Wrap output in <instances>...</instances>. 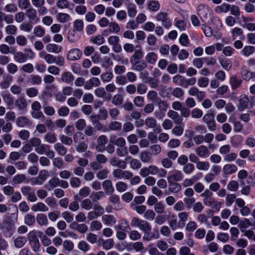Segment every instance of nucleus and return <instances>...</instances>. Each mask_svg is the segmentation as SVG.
I'll return each mask as SVG.
<instances>
[{"instance_id":"obj_34","label":"nucleus","mask_w":255,"mask_h":255,"mask_svg":"<svg viewBox=\"0 0 255 255\" xmlns=\"http://www.w3.org/2000/svg\"><path fill=\"white\" fill-rule=\"evenodd\" d=\"M2 21H5L7 24H11L13 22V16L0 11V22Z\"/></svg>"},{"instance_id":"obj_41","label":"nucleus","mask_w":255,"mask_h":255,"mask_svg":"<svg viewBox=\"0 0 255 255\" xmlns=\"http://www.w3.org/2000/svg\"><path fill=\"white\" fill-rule=\"evenodd\" d=\"M114 78V75L112 71H107L101 75V79L103 82L107 83L111 81Z\"/></svg>"},{"instance_id":"obj_31","label":"nucleus","mask_w":255,"mask_h":255,"mask_svg":"<svg viewBox=\"0 0 255 255\" xmlns=\"http://www.w3.org/2000/svg\"><path fill=\"white\" fill-rule=\"evenodd\" d=\"M131 246L136 252L144 253L146 252V250L144 248L143 244L141 242H136L131 243Z\"/></svg>"},{"instance_id":"obj_44","label":"nucleus","mask_w":255,"mask_h":255,"mask_svg":"<svg viewBox=\"0 0 255 255\" xmlns=\"http://www.w3.org/2000/svg\"><path fill=\"white\" fill-rule=\"evenodd\" d=\"M28 123L29 119L24 116L18 117L16 120V124L20 127H24Z\"/></svg>"},{"instance_id":"obj_13","label":"nucleus","mask_w":255,"mask_h":255,"mask_svg":"<svg viewBox=\"0 0 255 255\" xmlns=\"http://www.w3.org/2000/svg\"><path fill=\"white\" fill-rule=\"evenodd\" d=\"M209 7L207 5H205L203 4H201L199 5L197 8V11L198 12L199 16L201 18H205L207 16V14L209 12Z\"/></svg>"},{"instance_id":"obj_1","label":"nucleus","mask_w":255,"mask_h":255,"mask_svg":"<svg viewBox=\"0 0 255 255\" xmlns=\"http://www.w3.org/2000/svg\"><path fill=\"white\" fill-rule=\"evenodd\" d=\"M37 237L38 235L36 231L30 232L27 235V238L30 247L33 251L35 253H38L40 251V245Z\"/></svg>"},{"instance_id":"obj_49","label":"nucleus","mask_w":255,"mask_h":255,"mask_svg":"<svg viewBox=\"0 0 255 255\" xmlns=\"http://www.w3.org/2000/svg\"><path fill=\"white\" fill-rule=\"evenodd\" d=\"M90 42L98 45L103 44L105 42V38L102 35H99L92 37Z\"/></svg>"},{"instance_id":"obj_2","label":"nucleus","mask_w":255,"mask_h":255,"mask_svg":"<svg viewBox=\"0 0 255 255\" xmlns=\"http://www.w3.org/2000/svg\"><path fill=\"white\" fill-rule=\"evenodd\" d=\"M202 120L207 125L209 130L212 131L215 130L216 128V125L214 120V115L211 111L204 115Z\"/></svg>"},{"instance_id":"obj_9","label":"nucleus","mask_w":255,"mask_h":255,"mask_svg":"<svg viewBox=\"0 0 255 255\" xmlns=\"http://www.w3.org/2000/svg\"><path fill=\"white\" fill-rule=\"evenodd\" d=\"M1 97H2L4 102L6 104L8 109H13L14 99L10 95V94L5 92H2L1 93Z\"/></svg>"},{"instance_id":"obj_48","label":"nucleus","mask_w":255,"mask_h":255,"mask_svg":"<svg viewBox=\"0 0 255 255\" xmlns=\"http://www.w3.org/2000/svg\"><path fill=\"white\" fill-rule=\"evenodd\" d=\"M84 28L83 21L81 19H76L73 22V30L77 31L83 30Z\"/></svg>"},{"instance_id":"obj_46","label":"nucleus","mask_w":255,"mask_h":255,"mask_svg":"<svg viewBox=\"0 0 255 255\" xmlns=\"http://www.w3.org/2000/svg\"><path fill=\"white\" fill-rule=\"evenodd\" d=\"M14 245L16 248L22 247L26 243L27 239L24 237H18L14 240Z\"/></svg>"},{"instance_id":"obj_24","label":"nucleus","mask_w":255,"mask_h":255,"mask_svg":"<svg viewBox=\"0 0 255 255\" xmlns=\"http://www.w3.org/2000/svg\"><path fill=\"white\" fill-rule=\"evenodd\" d=\"M99 242L102 244V247L104 250H109L113 248L114 247V242L113 240L112 239H108L106 240L101 239Z\"/></svg>"},{"instance_id":"obj_40","label":"nucleus","mask_w":255,"mask_h":255,"mask_svg":"<svg viewBox=\"0 0 255 255\" xmlns=\"http://www.w3.org/2000/svg\"><path fill=\"white\" fill-rule=\"evenodd\" d=\"M36 221L38 224L40 226H46L48 224V219L45 215L43 214H38L36 216Z\"/></svg>"},{"instance_id":"obj_45","label":"nucleus","mask_w":255,"mask_h":255,"mask_svg":"<svg viewBox=\"0 0 255 255\" xmlns=\"http://www.w3.org/2000/svg\"><path fill=\"white\" fill-rule=\"evenodd\" d=\"M196 166L199 170L207 171L210 167V164L207 161H198Z\"/></svg>"},{"instance_id":"obj_56","label":"nucleus","mask_w":255,"mask_h":255,"mask_svg":"<svg viewBox=\"0 0 255 255\" xmlns=\"http://www.w3.org/2000/svg\"><path fill=\"white\" fill-rule=\"evenodd\" d=\"M239 183L236 180L230 181L228 185L227 188L231 191H236L239 188Z\"/></svg>"},{"instance_id":"obj_58","label":"nucleus","mask_w":255,"mask_h":255,"mask_svg":"<svg viewBox=\"0 0 255 255\" xmlns=\"http://www.w3.org/2000/svg\"><path fill=\"white\" fill-rule=\"evenodd\" d=\"M160 4L157 1L152 0H150L148 4V8L152 11H157L159 9Z\"/></svg>"},{"instance_id":"obj_33","label":"nucleus","mask_w":255,"mask_h":255,"mask_svg":"<svg viewBox=\"0 0 255 255\" xmlns=\"http://www.w3.org/2000/svg\"><path fill=\"white\" fill-rule=\"evenodd\" d=\"M14 59L16 62L20 63H24L26 61V56L21 51H18L17 52H15L14 51Z\"/></svg>"},{"instance_id":"obj_63","label":"nucleus","mask_w":255,"mask_h":255,"mask_svg":"<svg viewBox=\"0 0 255 255\" xmlns=\"http://www.w3.org/2000/svg\"><path fill=\"white\" fill-rule=\"evenodd\" d=\"M142 28L146 31L152 32L155 28V24L152 22L148 21L142 26Z\"/></svg>"},{"instance_id":"obj_8","label":"nucleus","mask_w":255,"mask_h":255,"mask_svg":"<svg viewBox=\"0 0 255 255\" xmlns=\"http://www.w3.org/2000/svg\"><path fill=\"white\" fill-rule=\"evenodd\" d=\"M238 168L234 164H226L223 167V172L226 175H231L237 172Z\"/></svg>"},{"instance_id":"obj_32","label":"nucleus","mask_w":255,"mask_h":255,"mask_svg":"<svg viewBox=\"0 0 255 255\" xmlns=\"http://www.w3.org/2000/svg\"><path fill=\"white\" fill-rule=\"evenodd\" d=\"M167 116L173 120L175 123H178L182 121V118L179 116L178 113L172 110H169L168 112Z\"/></svg>"},{"instance_id":"obj_62","label":"nucleus","mask_w":255,"mask_h":255,"mask_svg":"<svg viewBox=\"0 0 255 255\" xmlns=\"http://www.w3.org/2000/svg\"><path fill=\"white\" fill-rule=\"evenodd\" d=\"M209 84V79L207 77H202L198 79L197 84L199 87L205 88L207 87Z\"/></svg>"},{"instance_id":"obj_11","label":"nucleus","mask_w":255,"mask_h":255,"mask_svg":"<svg viewBox=\"0 0 255 255\" xmlns=\"http://www.w3.org/2000/svg\"><path fill=\"white\" fill-rule=\"evenodd\" d=\"M255 52V46L246 45L240 51V54L245 57H248L254 54Z\"/></svg>"},{"instance_id":"obj_18","label":"nucleus","mask_w":255,"mask_h":255,"mask_svg":"<svg viewBox=\"0 0 255 255\" xmlns=\"http://www.w3.org/2000/svg\"><path fill=\"white\" fill-rule=\"evenodd\" d=\"M38 237L40 239L43 245L45 247L49 246L51 244V241L46 235L40 231H36Z\"/></svg>"},{"instance_id":"obj_25","label":"nucleus","mask_w":255,"mask_h":255,"mask_svg":"<svg viewBox=\"0 0 255 255\" xmlns=\"http://www.w3.org/2000/svg\"><path fill=\"white\" fill-rule=\"evenodd\" d=\"M252 225L253 223L251 222L248 219L244 218L240 222L238 227L242 232Z\"/></svg>"},{"instance_id":"obj_60","label":"nucleus","mask_w":255,"mask_h":255,"mask_svg":"<svg viewBox=\"0 0 255 255\" xmlns=\"http://www.w3.org/2000/svg\"><path fill=\"white\" fill-rule=\"evenodd\" d=\"M179 42L183 46H188L189 44V40L187 34L182 33L179 38Z\"/></svg>"},{"instance_id":"obj_3","label":"nucleus","mask_w":255,"mask_h":255,"mask_svg":"<svg viewBox=\"0 0 255 255\" xmlns=\"http://www.w3.org/2000/svg\"><path fill=\"white\" fill-rule=\"evenodd\" d=\"M0 229L2 230L6 237H11L14 231V225L8 221H4L0 224Z\"/></svg>"},{"instance_id":"obj_26","label":"nucleus","mask_w":255,"mask_h":255,"mask_svg":"<svg viewBox=\"0 0 255 255\" xmlns=\"http://www.w3.org/2000/svg\"><path fill=\"white\" fill-rule=\"evenodd\" d=\"M31 210L34 212H46L48 210V208L44 204L39 202L34 204L31 207Z\"/></svg>"},{"instance_id":"obj_35","label":"nucleus","mask_w":255,"mask_h":255,"mask_svg":"<svg viewBox=\"0 0 255 255\" xmlns=\"http://www.w3.org/2000/svg\"><path fill=\"white\" fill-rule=\"evenodd\" d=\"M243 20L245 22V27L250 31H255V23L247 22L248 21H253L254 19L252 18H246L243 17Z\"/></svg>"},{"instance_id":"obj_38","label":"nucleus","mask_w":255,"mask_h":255,"mask_svg":"<svg viewBox=\"0 0 255 255\" xmlns=\"http://www.w3.org/2000/svg\"><path fill=\"white\" fill-rule=\"evenodd\" d=\"M128 14L129 17H133L137 13L136 7L134 4L129 3L127 5Z\"/></svg>"},{"instance_id":"obj_43","label":"nucleus","mask_w":255,"mask_h":255,"mask_svg":"<svg viewBox=\"0 0 255 255\" xmlns=\"http://www.w3.org/2000/svg\"><path fill=\"white\" fill-rule=\"evenodd\" d=\"M175 26L180 31H184L187 26L186 22L181 19H175Z\"/></svg>"},{"instance_id":"obj_7","label":"nucleus","mask_w":255,"mask_h":255,"mask_svg":"<svg viewBox=\"0 0 255 255\" xmlns=\"http://www.w3.org/2000/svg\"><path fill=\"white\" fill-rule=\"evenodd\" d=\"M101 85V81L98 78L92 77L85 83L84 88L85 90H91L94 87H99Z\"/></svg>"},{"instance_id":"obj_5","label":"nucleus","mask_w":255,"mask_h":255,"mask_svg":"<svg viewBox=\"0 0 255 255\" xmlns=\"http://www.w3.org/2000/svg\"><path fill=\"white\" fill-rule=\"evenodd\" d=\"M158 171V167L155 165H149L148 167H144L142 168L139 171V175L143 177H145L149 174L156 175Z\"/></svg>"},{"instance_id":"obj_17","label":"nucleus","mask_w":255,"mask_h":255,"mask_svg":"<svg viewBox=\"0 0 255 255\" xmlns=\"http://www.w3.org/2000/svg\"><path fill=\"white\" fill-rule=\"evenodd\" d=\"M177 124V125H176L172 129V132L175 136H179L183 134L184 124L182 122H179Z\"/></svg>"},{"instance_id":"obj_12","label":"nucleus","mask_w":255,"mask_h":255,"mask_svg":"<svg viewBox=\"0 0 255 255\" xmlns=\"http://www.w3.org/2000/svg\"><path fill=\"white\" fill-rule=\"evenodd\" d=\"M144 59L146 63L151 65H154L157 60L158 55L157 53L154 52H149L146 54Z\"/></svg>"},{"instance_id":"obj_55","label":"nucleus","mask_w":255,"mask_h":255,"mask_svg":"<svg viewBox=\"0 0 255 255\" xmlns=\"http://www.w3.org/2000/svg\"><path fill=\"white\" fill-rule=\"evenodd\" d=\"M130 207L133 210H135L138 214L140 215L145 212L146 210V207L144 205L135 206L133 203H131Z\"/></svg>"},{"instance_id":"obj_4","label":"nucleus","mask_w":255,"mask_h":255,"mask_svg":"<svg viewBox=\"0 0 255 255\" xmlns=\"http://www.w3.org/2000/svg\"><path fill=\"white\" fill-rule=\"evenodd\" d=\"M82 55V52L79 49L73 48L68 51L66 58L70 61H76L80 59Z\"/></svg>"},{"instance_id":"obj_54","label":"nucleus","mask_w":255,"mask_h":255,"mask_svg":"<svg viewBox=\"0 0 255 255\" xmlns=\"http://www.w3.org/2000/svg\"><path fill=\"white\" fill-rule=\"evenodd\" d=\"M243 33L242 29L239 27H234L231 30L232 37L233 40L237 38L238 37L241 35Z\"/></svg>"},{"instance_id":"obj_57","label":"nucleus","mask_w":255,"mask_h":255,"mask_svg":"<svg viewBox=\"0 0 255 255\" xmlns=\"http://www.w3.org/2000/svg\"><path fill=\"white\" fill-rule=\"evenodd\" d=\"M102 228V224L98 221H92L90 225V228L92 231H99L101 230Z\"/></svg>"},{"instance_id":"obj_21","label":"nucleus","mask_w":255,"mask_h":255,"mask_svg":"<svg viewBox=\"0 0 255 255\" xmlns=\"http://www.w3.org/2000/svg\"><path fill=\"white\" fill-rule=\"evenodd\" d=\"M27 14L31 22L37 23L39 21V18L37 17L36 11L35 9L33 8L28 9Z\"/></svg>"},{"instance_id":"obj_36","label":"nucleus","mask_w":255,"mask_h":255,"mask_svg":"<svg viewBox=\"0 0 255 255\" xmlns=\"http://www.w3.org/2000/svg\"><path fill=\"white\" fill-rule=\"evenodd\" d=\"M60 180L59 178L55 177L50 179L48 183L46 184L45 187L48 190H51L54 188L59 186Z\"/></svg>"},{"instance_id":"obj_28","label":"nucleus","mask_w":255,"mask_h":255,"mask_svg":"<svg viewBox=\"0 0 255 255\" xmlns=\"http://www.w3.org/2000/svg\"><path fill=\"white\" fill-rule=\"evenodd\" d=\"M168 224L173 231L176 230L179 227V224L177 223V219L175 215H171L168 221Z\"/></svg>"},{"instance_id":"obj_47","label":"nucleus","mask_w":255,"mask_h":255,"mask_svg":"<svg viewBox=\"0 0 255 255\" xmlns=\"http://www.w3.org/2000/svg\"><path fill=\"white\" fill-rule=\"evenodd\" d=\"M33 33L36 37L40 38L44 36L45 31L44 28L41 26L37 25L34 28Z\"/></svg>"},{"instance_id":"obj_61","label":"nucleus","mask_w":255,"mask_h":255,"mask_svg":"<svg viewBox=\"0 0 255 255\" xmlns=\"http://www.w3.org/2000/svg\"><path fill=\"white\" fill-rule=\"evenodd\" d=\"M185 78L180 75H175L173 77L172 81L177 85H180L183 87Z\"/></svg>"},{"instance_id":"obj_20","label":"nucleus","mask_w":255,"mask_h":255,"mask_svg":"<svg viewBox=\"0 0 255 255\" xmlns=\"http://www.w3.org/2000/svg\"><path fill=\"white\" fill-rule=\"evenodd\" d=\"M46 49L49 52L57 54L61 51L62 47L56 44L50 43L46 46Z\"/></svg>"},{"instance_id":"obj_37","label":"nucleus","mask_w":255,"mask_h":255,"mask_svg":"<svg viewBox=\"0 0 255 255\" xmlns=\"http://www.w3.org/2000/svg\"><path fill=\"white\" fill-rule=\"evenodd\" d=\"M67 38L69 41L71 43L77 41L79 38L77 31L73 29L69 31L67 34Z\"/></svg>"},{"instance_id":"obj_50","label":"nucleus","mask_w":255,"mask_h":255,"mask_svg":"<svg viewBox=\"0 0 255 255\" xmlns=\"http://www.w3.org/2000/svg\"><path fill=\"white\" fill-rule=\"evenodd\" d=\"M26 180L25 175L22 174H17L12 178V182L14 184H20L24 182Z\"/></svg>"},{"instance_id":"obj_59","label":"nucleus","mask_w":255,"mask_h":255,"mask_svg":"<svg viewBox=\"0 0 255 255\" xmlns=\"http://www.w3.org/2000/svg\"><path fill=\"white\" fill-rule=\"evenodd\" d=\"M81 207L86 210H90L92 207V203L89 199H85L81 202Z\"/></svg>"},{"instance_id":"obj_64","label":"nucleus","mask_w":255,"mask_h":255,"mask_svg":"<svg viewBox=\"0 0 255 255\" xmlns=\"http://www.w3.org/2000/svg\"><path fill=\"white\" fill-rule=\"evenodd\" d=\"M238 155L234 152L229 153L223 157L224 160L226 162H232L234 161L237 157Z\"/></svg>"},{"instance_id":"obj_29","label":"nucleus","mask_w":255,"mask_h":255,"mask_svg":"<svg viewBox=\"0 0 255 255\" xmlns=\"http://www.w3.org/2000/svg\"><path fill=\"white\" fill-rule=\"evenodd\" d=\"M102 220L104 224L109 226H112L116 223L115 218L110 215H105L103 216Z\"/></svg>"},{"instance_id":"obj_39","label":"nucleus","mask_w":255,"mask_h":255,"mask_svg":"<svg viewBox=\"0 0 255 255\" xmlns=\"http://www.w3.org/2000/svg\"><path fill=\"white\" fill-rule=\"evenodd\" d=\"M242 80L236 76H232L230 79V83L233 89L238 88L241 85Z\"/></svg>"},{"instance_id":"obj_51","label":"nucleus","mask_w":255,"mask_h":255,"mask_svg":"<svg viewBox=\"0 0 255 255\" xmlns=\"http://www.w3.org/2000/svg\"><path fill=\"white\" fill-rule=\"evenodd\" d=\"M16 106L19 110H24L27 107L26 101L24 98H19L17 99L15 102Z\"/></svg>"},{"instance_id":"obj_16","label":"nucleus","mask_w":255,"mask_h":255,"mask_svg":"<svg viewBox=\"0 0 255 255\" xmlns=\"http://www.w3.org/2000/svg\"><path fill=\"white\" fill-rule=\"evenodd\" d=\"M110 142L115 144L119 147H124L126 144V140L123 137L117 138L115 135H112L110 136Z\"/></svg>"},{"instance_id":"obj_15","label":"nucleus","mask_w":255,"mask_h":255,"mask_svg":"<svg viewBox=\"0 0 255 255\" xmlns=\"http://www.w3.org/2000/svg\"><path fill=\"white\" fill-rule=\"evenodd\" d=\"M110 163L113 166H117L123 169H126L127 167V163L126 161L121 160L118 157H113L110 160Z\"/></svg>"},{"instance_id":"obj_52","label":"nucleus","mask_w":255,"mask_h":255,"mask_svg":"<svg viewBox=\"0 0 255 255\" xmlns=\"http://www.w3.org/2000/svg\"><path fill=\"white\" fill-rule=\"evenodd\" d=\"M138 228L145 233L149 232L151 229L149 223L144 220H141Z\"/></svg>"},{"instance_id":"obj_14","label":"nucleus","mask_w":255,"mask_h":255,"mask_svg":"<svg viewBox=\"0 0 255 255\" xmlns=\"http://www.w3.org/2000/svg\"><path fill=\"white\" fill-rule=\"evenodd\" d=\"M196 153L200 157L205 158L209 155V151L205 145H200L196 149Z\"/></svg>"},{"instance_id":"obj_6","label":"nucleus","mask_w":255,"mask_h":255,"mask_svg":"<svg viewBox=\"0 0 255 255\" xmlns=\"http://www.w3.org/2000/svg\"><path fill=\"white\" fill-rule=\"evenodd\" d=\"M113 176L118 179H128L132 176V173L129 171H124L116 169L113 171Z\"/></svg>"},{"instance_id":"obj_42","label":"nucleus","mask_w":255,"mask_h":255,"mask_svg":"<svg viewBox=\"0 0 255 255\" xmlns=\"http://www.w3.org/2000/svg\"><path fill=\"white\" fill-rule=\"evenodd\" d=\"M74 77L69 72H64L61 75V80L63 82L67 84L73 81Z\"/></svg>"},{"instance_id":"obj_19","label":"nucleus","mask_w":255,"mask_h":255,"mask_svg":"<svg viewBox=\"0 0 255 255\" xmlns=\"http://www.w3.org/2000/svg\"><path fill=\"white\" fill-rule=\"evenodd\" d=\"M12 80V77L9 75H5L2 81L0 83V87L2 89L8 88L10 86V82Z\"/></svg>"},{"instance_id":"obj_30","label":"nucleus","mask_w":255,"mask_h":255,"mask_svg":"<svg viewBox=\"0 0 255 255\" xmlns=\"http://www.w3.org/2000/svg\"><path fill=\"white\" fill-rule=\"evenodd\" d=\"M103 187L106 193L111 194L114 191L112 183L109 180H106L103 182Z\"/></svg>"},{"instance_id":"obj_22","label":"nucleus","mask_w":255,"mask_h":255,"mask_svg":"<svg viewBox=\"0 0 255 255\" xmlns=\"http://www.w3.org/2000/svg\"><path fill=\"white\" fill-rule=\"evenodd\" d=\"M230 5L227 3H223L215 8V11L218 13H227L230 10Z\"/></svg>"},{"instance_id":"obj_53","label":"nucleus","mask_w":255,"mask_h":255,"mask_svg":"<svg viewBox=\"0 0 255 255\" xmlns=\"http://www.w3.org/2000/svg\"><path fill=\"white\" fill-rule=\"evenodd\" d=\"M56 5L60 9H66L69 7L70 3L68 0H58Z\"/></svg>"},{"instance_id":"obj_23","label":"nucleus","mask_w":255,"mask_h":255,"mask_svg":"<svg viewBox=\"0 0 255 255\" xmlns=\"http://www.w3.org/2000/svg\"><path fill=\"white\" fill-rule=\"evenodd\" d=\"M183 178L181 171H175L168 178L169 182L180 181Z\"/></svg>"},{"instance_id":"obj_27","label":"nucleus","mask_w":255,"mask_h":255,"mask_svg":"<svg viewBox=\"0 0 255 255\" xmlns=\"http://www.w3.org/2000/svg\"><path fill=\"white\" fill-rule=\"evenodd\" d=\"M56 19L61 23H65L71 19V16L69 14L63 12L58 13L56 15Z\"/></svg>"},{"instance_id":"obj_10","label":"nucleus","mask_w":255,"mask_h":255,"mask_svg":"<svg viewBox=\"0 0 255 255\" xmlns=\"http://www.w3.org/2000/svg\"><path fill=\"white\" fill-rule=\"evenodd\" d=\"M249 99L246 95H242L240 97L239 100L238 108L240 110L243 111L248 108L249 106Z\"/></svg>"}]
</instances>
